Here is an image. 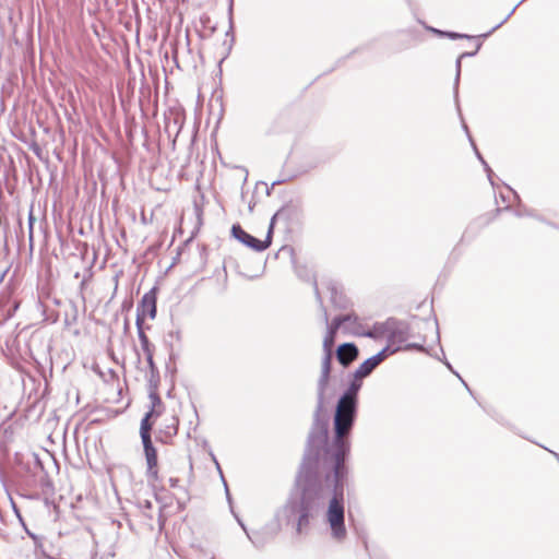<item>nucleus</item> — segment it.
Wrapping results in <instances>:
<instances>
[{
    "mask_svg": "<svg viewBox=\"0 0 559 559\" xmlns=\"http://www.w3.org/2000/svg\"><path fill=\"white\" fill-rule=\"evenodd\" d=\"M285 209L278 210L273 217L271 218L270 227L267 230L266 238L264 240H260L252 235L248 234L246 230L241 228L240 225H233L231 235L239 240L241 243L247 247L253 249L257 252L264 251L271 246L272 242V234L274 228V223L281 219L285 215Z\"/></svg>",
    "mask_w": 559,
    "mask_h": 559,
    "instance_id": "nucleus-5",
    "label": "nucleus"
},
{
    "mask_svg": "<svg viewBox=\"0 0 559 559\" xmlns=\"http://www.w3.org/2000/svg\"><path fill=\"white\" fill-rule=\"evenodd\" d=\"M216 465H217V469L222 473L221 466L218 465V463H216Z\"/></svg>",
    "mask_w": 559,
    "mask_h": 559,
    "instance_id": "nucleus-42",
    "label": "nucleus"
},
{
    "mask_svg": "<svg viewBox=\"0 0 559 559\" xmlns=\"http://www.w3.org/2000/svg\"><path fill=\"white\" fill-rule=\"evenodd\" d=\"M224 486L225 488H227V483L224 480ZM226 491L228 492V489H226Z\"/></svg>",
    "mask_w": 559,
    "mask_h": 559,
    "instance_id": "nucleus-39",
    "label": "nucleus"
},
{
    "mask_svg": "<svg viewBox=\"0 0 559 559\" xmlns=\"http://www.w3.org/2000/svg\"><path fill=\"white\" fill-rule=\"evenodd\" d=\"M211 559H214V558H211Z\"/></svg>",
    "mask_w": 559,
    "mask_h": 559,
    "instance_id": "nucleus-43",
    "label": "nucleus"
},
{
    "mask_svg": "<svg viewBox=\"0 0 559 559\" xmlns=\"http://www.w3.org/2000/svg\"><path fill=\"white\" fill-rule=\"evenodd\" d=\"M501 25H502V23H499L498 25L493 26V28H492L490 32H488L487 34H484L483 36H484V37H487V36H488V35H490L493 31H496L498 27H500Z\"/></svg>",
    "mask_w": 559,
    "mask_h": 559,
    "instance_id": "nucleus-33",
    "label": "nucleus"
},
{
    "mask_svg": "<svg viewBox=\"0 0 559 559\" xmlns=\"http://www.w3.org/2000/svg\"><path fill=\"white\" fill-rule=\"evenodd\" d=\"M83 287H85V281L81 282V289H83Z\"/></svg>",
    "mask_w": 559,
    "mask_h": 559,
    "instance_id": "nucleus-38",
    "label": "nucleus"
},
{
    "mask_svg": "<svg viewBox=\"0 0 559 559\" xmlns=\"http://www.w3.org/2000/svg\"><path fill=\"white\" fill-rule=\"evenodd\" d=\"M237 521H238L239 525L242 527V530L245 531V533H246V534H247V533H249V532L247 531V527L245 526L243 522H242L239 518H237Z\"/></svg>",
    "mask_w": 559,
    "mask_h": 559,
    "instance_id": "nucleus-34",
    "label": "nucleus"
},
{
    "mask_svg": "<svg viewBox=\"0 0 559 559\" xmlns=\"http://www.w3.org/2000/svg\"><path fill=\"white\" fill-rule=\"evenodd\" d=\"M247 537L251 540V543L255 546V547H261L263 545L262 540L259 538V535L258 533H247Z\"/></svg>",
    "mask_w": 559,
    "mask_h": 559,
    "instance_id": "nucleus-25",
    "label": "nucleus"
},
{
    "mask_svg": "<svg viewBox=\"0 0 559 559\" xmlns=\"http://www.w3.org/2000/svg\"><path fill=\"white\" fill-rule=\"evenodd\" d=\"M135 325L138 330V336L141 343V347L145 355L152 354L154 350V346L150 343L147 335L143 331V319L139 318L135 320Z\"/></svg>",
    "mask_w": 559,
    "mask_h": 559,
    "instance_id": "nucleus-14",
    "label": "nucleus"
},
{
    "mask_svg": "<svg viewBox=\"0 0 559 559\" xmlns=\"http://www.w3.org/2000/svg\"><path fill=\"white\" fill-rule=\"evenodd\" d=\"M462 382H463L464 386L468 388L467 383H465L463 380H462ZM467 390L469 391V389H467Z\"/></svg>",
    "mask_w": 559,
    "mask_h": 559,
    "instance_id": "nucleus-41",
    "label": "nucleus"
},
{
    "mask_svg": "<svg viewBox=\"0 0 559 559\" xmlns=\"http://www.w3.org/2000/svg\"><path fill=\"white\" fill-rule=\"evenodd\" d=\"M150 397L152 400V409L150 412H147L141 420L140 436H141L142 440L152 439L151 430H152L153 424L150 421V419L153 416H156V417L159 416V412L155 411V406L162 404V400L156 393H152L150 395Z\"/></svg>",
    "mask_w": 559,
    "mask_h": 559,
    "instance_id": "nucleus-9",
    "label": "nucleus"
},
{
    "mask_svg": "<svg viewBox=\"0 0 559 559\" xmlns=\"http://www.w3.org/2000/svg\"><path fill=\"white\" fill-rule=\"evenodd\" d=\"M361 379L362 378L354 377V380L350 382L348 389L343 393V395L340 399L357 403V394L361 388Z\"/></svg>",
    "mask_w": 559,
    "mask_h": 559,
    "instance_id": "nucleus-15",
    "label": "nucleus"
},
{
    "mask_svg": "<svg viewBox=\"0 0 559 559\" xmlns=\"http://www.w3.org/2000/svg\"><path fill=\"white\" fill-rule=\"evenodd\" d=\"M334 319L341 320V329L343 333L354 336H360L362 334L365 325L355 312L336 316Z\"/></svg>",
    "mask_w": 559,
    "mask_h": 559,
    "instance_id": "nucleus-7",
    "label": "nucleus"
},
{
    "mask_svg": "<svg viewBox=\"0 0 559 559\" xmlns=\"http://www.w3.org/2000/svg\"><path fill=\"white\" fill-rule=\"evenodd\" d=\"M118 278H119L118 275H116L115 278H114L115 280V292L118 288Z\"/></svg>",
    "mask_w": 559,
    "mask_h": 559,
    "instance_id": "nucleus-35",
    "label": "nucleus"
},
{
    "mask_svg": "<svg viewBox=\"0 0 559 559\" xmlns=\"http://www.w3.org/2000/svg\"><path fill=\"white\" fill-rule=\"evenodd\" d=\"M34 221H35V218H34L33 214L31 213L28 216V241H29L31 249H33V241H34V235H33Z\"/></svg>",
    "mask_w": 559,
    "mask_h": 559,
    "instance_id": "nucleus-22",
    "label": "nucleus"
},
{
    "mask_svg": "<svg viewBox=\"0 0 559 559\" xmlns=\"http://www.w3.org/2000/svg\"><path fill=\"white\" fill-rule=\"evenodd\" d=\"M462 60L461 56L457 57L455 62V79H454V96L457 98L459 95V84H460V78H461V67H462Z\"/></svg>",
    "mask_w": 559,
    "mask_h": 559,
    "instance_id": "nucleus-18",
    "label": "nucleus"
},
{
    "mask_svg": "<svg viewBox=\"0 0 559 559\" xmlns=\"http://www.w3.org/2000/svg\"><path fill=\"white\" fill-rule=\"evenodd\" d=\"M330 290H331V294H332V296H331L332 302L335 304V305H338V302H337V293H336L335 286L331 285Z\"/></svg>",
    "mask_w": 559,
    "mask_h": 559,
    "instance_id": "nucleus-28",
    "label": "nucleus"
},
{
    "mask_svg": "<svg viewBox=\"0 0 559 559\" xmlns=\"http://www.w3.org/2000/svg\"><path fill=\"white\" fill-rule=\"evenodd\" d=\"M357 414V403L340 399L334 414V440L331 449L333 466H345L346 456L349 453V441L347 439L354 426Z\"/></svg>",
    "mask_w": 559,
    "mask_h": 559,
    "instance_id": "nucleus-2",
    "label": "nucleus"
},
{
    "mask_svg": "<svg viewBox=\"0 0 559 559\" xmlns=\"http://www.w3.org/2000/svg\"><path fill=\"white\" fill-rule=\"evenodd\" d=\"M551 453L555 455V457H556V459H557V461L559 462V454H558V453H556V452H551Z\"/></svg>",
    "mask_w": 559,
    "mask_h": 559,
    "instance_id": "nucleus-37",
    "label": "nucleus"
},
{
    "mask_svg": "<svg viewBox=\"0 0 559 559\" xmlns=\"http://www.w3.org/2000/svg\"><path fill=\"white\" fill-rule=\"evenodd\" d=\"M432 31L435 33L440 34V35L448 36L451 39H461V38H468L469 39V38H473L472 36L466 35V34H460V33H454V32H442V31L435 29V28H432Z\"/></svg>",
    "mask_w": 559,
    "mask_h": 559,
    "instance_id": "nucleus-20",
    "label": "nucleus"
},
{
    "mask_svg": "<svg viewBox=\"0 0 559 559\" xmlns=\"http://www.w3.org/2000/svg\"><path fill=\"white\" fill-rule=\"evenodd\" d=\"M142 443H143L144 454H145V459H146L147 476L154 480H157V478H158L157 451L153 445L152 439H144V440H142Z\"/></svg>",
    "mask_w": 559,
    "mask_h": 559,
    "instance_id": "nucleus-10",
    "label": "nucleus"
},
{
    "mask_svg": "<svg viewBox=\"0 0 559 559\" xmlns=\"http://www.w3.org/2000/svg\"><path fill=\"white\" fill-rule=\"evenodd\" d=\"M328 427L329 424H312L295 486L275 514L280 525H292L297 535L309 532L311 520L323 508L330 488L318 473L320 450L328 442Z\"/></svg>",
    "mask_w": 559,
    "mask_h": 559,
    "instance_id": "nucleus-1",
    "label": "nucleus"
},
{
    "mask_svg": "<svg viewBox=\"0 0 559 559\" xmlns=\"http://www.w3.org/2000/svg\"><path fill=\"white\" fill-rule=\"evenodd\" d=\"M145 356H146V361L148 364V367H150L151 371L153 372L156 369L154 360H153V353L145 355Z\"/></svg>",
    "mask_w": 559,
    "mask_h": 559,
    "instance_id": "nucleus-27",
    "label": "nucleus"
},
{
    "mask_svg": "<svg viewBox=\"0 0 559 559\" xmlns=\"http://www.w3.org/2000/svg\"><path fill=\"white\" fill-rule=\"evenodd\" d=\"M378 364L373 360L372 357L366 359L359 367L356 369L354 377L355 378H366L368 377L376 368Z\"/></svg>",
    "mask_w": 559,
    "mask_h": 559,
    "instance_id": "nucleus-16",
    "label": "nucleus"
},
{
    "mask_svg": "<svg viewBox=\"0 0 559 559\" xmlns=\"http://www.w3.org/2000/svg\"><path fill=\"white\" fill-rule=\"evenodd\" d=\"M358 348L354 343H344L336 349V358L341 365L348 367L358 357Z\"/></svg>",
    "mask_w": 559,
    "mask_h": 559,
    "instance_id": "nucleus-11",
    "label": "nucleus"
},
{
    "mask_svg": "<svg viewBox=\"0 0 559 559\" xmlns=\"http://www.w3.org/2000/svg\"><path fill=\"white\" fill-rule=\"evenodd\" d=\"M474 150H475V153L478 157V159L481 162V164L484 165L485 167V170L487 171V175H488V178L491 180V174H492V170L491 168L488 166V164L485 162V159L483 158V156L480 155V153L478 152V150L476 148V146L474 145Z\"/></svg>",
    "mask_w": 559,
    "mask_h": 559,
    "instance_id": "nucleus-23",
    "label": "nucleus"
},
{
    "mask_svg": "<svg viewBox=\"0 0 559 559\" xmlns=\"http://www.w3.org/2000/svg\"><path fill=\"white\" fill-rule=\"evenodd\" d=\"M72 309H73V314L72 317L70 318L68 314L66 316V319H64V324L67 326H70L72 324H74L78 320V308L74 304H72Z\"/></svg>",
    "mask_w": 559,
    "mask_h": 559,
    "instance_id": "nucleus-21",
    "label": "nucleus"
},
{
    "mask_svg": "<svg viewBox=\"0 0 559 559\" xmlns=\"http://www.w3.org/2000/svg\"><path fill=\"white\" fill-rule=\"evenodd\" d=\"M445 365H447V367H448L452 372H454V370L452 369V366H451L448 361L445 362Z\"/></svg>",
    "mask_w": 559,
    "mask_h": 559,
    "instance_id": "nucleus-36",
    "label": "nucleus"
},
{
    "mask_svg": "<svg viewBox=\"0 0 559 559\" xmlns=\"http://www.w3.org/2000/svg\"><path fill=\"white\" fill-rule=\"evenodd\" d=\"M156 312V296L152 289L144 294L141 301L139 302L136 307V319L141 318L144 320L145 316H147L150 319H155Z\"/></svg>",
    "mask_w": 559,
    "mask_h": 559,
    "instance_id": "nucleus-8",
    "label": "nucleus"
},
{
    "mask_svg": "<svg viewBox=\"0 0 559 559\" xmlns=\"http://www.w3.org/2000/svg\"><path fill=\"white\" fill-rule=\"evenodd\" d=\"M313 287H314L317 300L320 302V305H322V298H321L317 282L313 283Z\"/></svg>",
    "mask_w": 559,
    "mask_h": 559,
    "instance_id": "nucleus-29",
    "label": "nucleus"
},
{
    "mask_svg": "<svg viewBox=\"0 0 559 559\" xmlns=\"http://www.w3.org/2000/svg\"><path fill=\"white\" fill-rule=\"evenodd\" d=\"M346 476V466H333V476L326 477V483H332L333 497L329 501L325 519L331 530V537L336 542H343L347 536L344 509V481Z\"/></svg>",
    "mask_w": 559,
    "mask_h": 559,
    "instance_id": "nucleus-3",
    "label": "nucleus"
},
{
    "mask_svg": "<svg viewBox=\"0 0 559 559\" xmlns=\"http://www.w3.org/2000/svg\"><path fill=\"white\" fill-rule=\"evenodd\" d=\"M474 150H475V153L478 157V159L481 162V164L484 165L485 167V170L487 171V175H488V178L491 180V174H492V170L491 168L488 166V164L485 162V159L483 158V156L480 155V153L478 152V150L476 148V146L474 145Z\"/></svg>",
    "mask_w": 559,
    "mask_h": 559,
    "instance_id": "nucleus-24",
    "label": "nucleus"
},
{
    "mask_svg": "<svg viewBox=\"0 0 559 559\" xmlns=\"http://www.w3.org/2000/svg\"><path fill=\"white\" fill-rule=\"evenodd\" d=\"M389 319L384 322H377L373 324L371 330L364 329L362 334L360 336L370 337V338H379L386 337L388 338V328H390Z\"/></svg>",
    "mask_w": 559,
    "mask_h": 559,
    "instance_id": "nucleus-13",
    "label": "nucleus"
},
{
    "mask_svg": "<svg viewBox=\"0 0 559 559\" xmlns=\"http://www.w3.org/2000/svg\"><path fill=\"white\" fill-rule=\"evenodd\" d=\"M480 47H481V44H480V43H478V44L476 45V48H475V50H474V51H471V52L466 51V52L461 53L460 56H461V58H463V59H464V58H467V57H473V56H475V55L478 52V50H479V48H480Z\"/></svg>",
    "mask_w": 559,
    "mask_h": 559,
    "instance_id": "nucleus-26",
    "label": "nucleus"
},
{
    "mask_svg": "<svg viewBox=\"0 0 559 559\" xmlns=\"http://www.w3.org/2000/svg\"><path fill=\"white\" fill-rule=\"evenodd\" d=\"M15 512H17V510H16V509H15ZM16 514H17V518H19L20 520H22L21 514H19V513H16Z\"/></svg>",
    "mask_w": 559,
    "mask_h": 559,
    "instance_id": "nucleus-40",
    "label": "nucleus"
},
{
    "mask_svg": "<svg viewBox=\"0 0 559 559\" xmlns=\"http://www.w3.org/2000/svg\"><path fill=\"white\" fill-rule=\"evenodd\" d=\"M406 348H417V349H419V350H423V349H424V347H423L421 345H418V344H408V345L406 346Z\"/></svg>",
    "mask_w": 559,
    "mask_h": 559,
    "instance_id": "nucleus-31",
    "label": "nucleus"
},
{
    "mask_svg": "<svg viewBox=\"0 0 559 559\" xmlns=\"http://www.w3.org/2000/svg\"><path fill=\"white\" fill-rule=\"evenodd\" d=\"M178 425H179V420L176 416H173L168 423L159 429V432H158V439L164 442V443H167L169 442V440L177 435L178 432Z\"/></svg>",
    "mask_w": 559,
    "mask_h": 559,
    "instance_id": "nucleus-12",
    "label": "nucleus"
},
{
    "mask_svg": "<svg viewBox=\"0 0 559 559\" xmlns=\"http://www.w3.org/2000/svg\"><path fill=\"white\" fill-rule=\"evenodd\" d=\"M25 531L27 533V535L35 542H37L38 537L37 535H35L34 533L29 532L26 527H25Z\"/></svg>",
    "mask_w": 559,
    "mask_h": 559,
    "instance_id": "nucleus-32",
    "label": "nucleus"
},
{
    "mask_svg": "<svg viewBox=\"0 0 559 559\" xmlns=\"http://www.w3.org/2000/svg\"><path fill=\"white\" fill-rule=\"evenodd\" d=\"M181 126L182 123L180 122L179 118H175L173 122L170 119H167L165 129L168 133H170L173 130H176L177 135L181 129Z\"/></svg>",
    "mask_w": 559,
    "mask_h": 559,
    "instance_id": "nucleus-19",
    "label": "nucleus"
},
{
    "mask_svg": "<svg viewBox=\"0 0 559 559\" xmlns=\"http://www.w3.org/2000/svg\"><path fill=\"white\" fill-rule=\"evenodd\" d=\"M168 483H169V486H170L171 488H177V487H178V485H179V479H178V478L170 477V478L168 479Z\"/></svg>",
    "mask_w": 559,
    "mask_h": 559,
    "instance_id": "nucleus-30",
    "label": "nucleus"
},
{
    "mask_svg": "<svg viewBox=\"0 0 559 559\" xmlns=\"http://www.w3.org/2000/svg\"><path fill=\"white\" fill-rule=\"evenodd\" d=\"M399 349H400L399 346L391 349V345H388L382 350H380L378 354L373 355L372 358L376 361V364L380 365L388 357L389 354H394Z\"/></svg>",
    "mask_w": 559,
    "mask_h": 559,
    "instance_id": "nucleus-17",
    "label": "nucleus"
},
{
    "mask_svg": "<svg viewBox=\"0 0 559 559\" xmlns=\"http://www.w3.org/2000/svg\"><path fill=\"white\" fill-rule=\"evenodd\" d=\"M324 321L328 324V331L323 340V357L321 364V373L317 384V406L313 415V424L316 425L328 424V419L324 416H322V412L325 404V391L329 385L332 368V349L335 343L336 333L341 329V320L338 319H333L332 322L329 323V318L325 310Z\"/></svg>",
    "mask_w": 559,
    "mask_h": 559,
    "instance_id": "nucleus-4",
    "label": "nucleus"
},
{
    "mask_svg": "<svg viewBox=\"0 0 559 559\" xmlns=\"http://www.w3.org/2000/svg\"><path fill=\"white\" fill-rule=\"evenodd\" d=\"M390 328H388V343L391 346H399L401 348V344L405 343L409 337V325L408 323L389 318Z\"/></svg>",
    "mask_w": 559,
    "mask_h": 559,
    "instance_id": "nucleus-6",
    "label": "nucleus"
}]
</instances>
